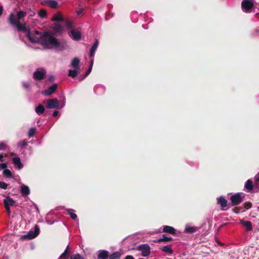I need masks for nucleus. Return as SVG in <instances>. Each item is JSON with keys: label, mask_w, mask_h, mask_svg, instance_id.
Listing matches in <instances>:
<instances>
[{"label": "nucleus", "mask_w": 259, "mask_h": 259, "mask_svg": "<svg viewBox=\"0 0 259 259\" xmlns=\"http://www.w3.org/2000/svg\"><path fill=\"white\" fill-rule=\"evenodd\" d=\"M50 33H42L40 38H37L34 35V33H26L27 37L33 43L40 44L44 48H55L60 50L63 49V44L58 39L50 35Z\"/></svg>", "instance_id": "obj_1"}, {"label": "nucleus", "mask_w": 259, "mask_h": 259, "mask_svg": "<svg viewBox=\"0 0 259 259\" xmlns=\"http://www.w3.org/2000/svg\"><path fill=\"white\" fill-rule=\"evenodd\" d=\"M51 20L58 22H64V24L66 29L70 30V32L71 33L81 32L82 30L80 27H76L71 20L68 19L64 20L63 16L59 13L55 14L51 19Z\"/></svg>", "instance_id": "obj_2"}, {"label": "nucleus", "mask_w": 259, "mask_h": 259, "mask_svg": "<svg viewBox=\"0 0 259 259\" xmlns=\"http://www.w3.org/2000/svg\"><path fill=\"white\" fill-rule=\"evenodd\" d=\"M39 233V228L38 225H35L34 231H30L27 234L22 235L21 239L23 240L32 239L36 237Z\"/></svg>", "instance_id": "obj_3"}, {"label": "nucleus", "mask_w": 259, "mask_h": 259, "mask_svg": "<svg viewBox=\"0 0 259 259\" xmlns=\"http://www.w3.org/2000/svg\"><path fill=\"white\" fill-rule=\"evenodd\" d=\"M137 250L141 251L143 256H147L150 254V247L148 244H143L137 247Z\"/></svg>", "instance_id": "obj_4"}, {"label": "nucleus", "mask_w": 259, "mask_h": 259, "mask_svg": "<svg viewBox=\"0 0 259 259\" xmlns=\"http://www.w3.org/2000/svg\"><path fill=\"white\" fill-rule=\"evenodd\" d=\"M46 107L49 109H59V102L57 98L48 100Z\"/></svg>", "instance_id": "obj_5"}, {"label": "nucleus", "mask_w": 259, "mask_h": 259, "mask_svg": "<svg viewBox=\"0 0 259 259\" xmlns=\"http://www.w3.org/2000/svg\"><path fill=\"white\" fill-rule=\"evenodd\" d=\"M230 200L231 201L232 205L235 206L239 205L242 202L243 198L240 193H236L230 197Z\"/></svg>", "instance_id": "obj_6"}, {"label": "nucleus", "mask_w": 259, "mask_h": 259, "mask_svg": "<svg viewBox=\"0 0 259 259\" xmlns=\"http://www.w3.org/2000/svg\"><path fill=\"white\" fill-rule=\"evenodd\" d=\"M241 7L245 11H249L253 7L252 0H243L241 3Z\"/></svg>", "instance_id": "obj_7"}, {"label": "nucleus", "mask_w": 259, "mask_h": 259, "mask_svg": "<svg viewBox=\"0 0 259 259\" xmlns=\"http://www.w3.org/2000/svg\"><path fill=\"white\" fill-rule=\"evenodd\" d=\"M5 207H10V206H17L16 202L10 196H7L3 200Z\"/></svg>", "instance_id": "obj_8"}, {"label": "nucleus", "mask_w": 259, "mask_h": 259, "mask_svg": "<svg viewBox=\"0 0 259 259\" xmlns=\"http://www.w3.org/2000/svg\"><path fill=\"white\" fill-rule=\"evenodd\" d=\"M46 71L44 69H38L33 73V77L36 80H40L44 78Z\"/></svg>", "instance_id": "obj_9"}, {"label": "nucleus", "mask_w": 259, "mask_h": 259, "mask_svg": "<svg viewBox=\"0 0 259 259\" xmlns=\"http://www.w3.org/2000/svg\"><path fill=\"white\" fill-rule=\"evenodd\" d=\"M57 89V84L55 83L48 88V89L42 91V94L45 96H49L55 93Z\"/></svg>", "instance_id": "obj_10"}, {"label": "nucleus", "mask_w": 259, "mask_h": 259, "mask_svg": "<svg viewBox=\"0 0 259 259\" xmlns=\"http://www.w3.org/2000/svg\"><path fill=\"white\" fill-rule=\"evenodd\" d=\"M14 166L18 169H21L23 167V165L19 157H15L12 159Z\"/></svg>", "instance_id": "obj_11"}, {"label": "nucleus", "mask_w": 259, "mask_h": 259, "mask_svg": "<svg viewBox=\"0 0 259 259\" xmlns=\"http://www.w3.org/2000/svg\"><path fill=\"white\" fill-rule=\"evenodd\" d=\"M162 232L167 233L172 235L176 234V230L172 227L169 226H164Z\"/></svg>", "instance_id": "obj_12"}, {"label": "nucleus", "mask_w": 259, "mask_h": 259, "mask_svg": "<svg viewBox=\"0 0 259 259\" xmlns=\"http://www.w3.org/2000/svg\"><path fill=\"white\" fill-rule=\"evenodd\" d=\"M217 202L218 204L220 205V206L223 208L226 207L228 205V201L223 196H221L217 198ZM223 209L224 210H227V209L224 208Z\"/></svg>", "instance_id": "obj_13"}, {"label": "nucleus", "mask_w": 259, "mask_h": 259, "mask_svg": "<svg viewBox=\"0 0 259 259\" xmlns=\"http://www.w3.org/2000/svg\"><path fill=\"white\" fill-rule=\"evenodd\" d=\"M109 256V253L105 250H101L99 251L97 259H107Z\"/></svg>", "instance_id": "obj_14"}, {"label": "nucleus", "mask_w": 259, "mask_h": 259, "mask_svg": "<svg viewBox=\"0 0 259 259\" xmlns=\"http://www.w3.org/2000/svg\"><path fill=\"white\" fill-rule=\"evenodd\" d=\"M173 240L171 237L167 236L166 235H163L162 237L154 241L155 243H160L161 242H169Z\"/></svg>", "instance_id": "obj_15"}, {"label": "nucleus", "mask_w": 259, "mask_h": 259, "mask_svg": "<svg viewBox=\"0 0 259 259\" xmlns=\"http://www.w3.org/2000/svg\"><path fill=\"white\" fill-rule=\"evenodd\" d=\"M19 21H20L18 19L17 17L15 14L12 13L10 15L9 18V22L11 25L15 26L16 25H17Z\"/></svg>", "instance_id": "obj_16"}, {"label": "nucleus", "mask_w": 259, "mask_h": 259, "mask_svg": "<svg viewBox=\"0 0 259 259\" xmlns=\"http://www.w3.org/2000/svg\"><path fill=\"white\" fill-rule=\"evenodd\" d=\"M241 224L245 227L247 231H251L252 230L251 223L250 221L240 220Z\"/></svg>", "instance_id": "obj_17"}, {"label": "nucleus", "mask_w": 259, "mask_h": 259, "mask_svg": "<svg viewBox=\"0 0 259 259\" xmlns=\"http://www.w3.org/2000/svg\"><path fill=\"white\" fill-rule=\"evenodd\" d=\"M15 27L17 28L18 31H23L25 32H30L29 30H26L25 23H20V21H19L17 25L15 26Z\"/></svg>", "instance_id": "obj_18"}, {"label": "nucleus", "mask_w": 259, "mask_h": 259, "mask_svg": "<svg viewBox=\"0 0 259 259\" xmlns=\"http://www.w3.org/2000/svg\"><path fill=\"white\" fill-rule=\"evenodd\" d=\"M159 249L162 251L167 253L169 254H172L174 252L171 248V245L164 246L159 248Z\"/></svg>", "instance_id": "obj_19"}, {"label": "nucleus", "mask_w": 259, "mask_h": 259, "mask_svg": "<svg viewBox=\"0 0 259 259\" xmlns=\"http://www.w3.org/2000/svg\"><path fill=\"white\" fill-rule=\"evenodd\" d=\"M198 230V228L194 226H186L184 232L186 233L192 234Z\"/></svg>", "instance_id": "obj_20"}, {"label": "nucleus", "mask_w": 259, "mask_h": 259, "mask_svg": "<svg viewBox=\"0 0 259 259\" xmlns=\"http://www.w3.org/2000/svg\"><path fill=\"white\" fill-rule=\"evenodd\" d=\"M20 192L22 195L27 196L30 194V191L29 188L27 186L23 185L21 187Z\"/></svg>", "instance_id": "obj_21"}, {"label": "nucleus", "mask_w": 259, "mask_h": 259, "mask_svg": "<svg viewBox=\"0 0 259 259\" xmlns=\"http://www.w3.org/2000/svg\"><path fill=\"white\" fill-rule=\"evenodd\" d=\"M245 188L247 189V192H251L253 188L252 181L251 180H248L245 184Z\"/></svg>", "instance_id": "obj_22"}, {"label": "nucleus", "mask_w": 259, "mask_h": 259, "mask_svg": "<svg viewBox=\"0 0 259 259\" xmlns=\"http://www.w3.org/2000/svg\"><path fill=\"white\" fill-rule=\"evenodd\" d=\"M121 253L119 251H115L109 255V259H120Z\"/></svg>", "instance_id": "obj_23"}, {"label": "nucleus", "mask_w": 259, "mask_h": 259, "mask_svg": "<svg viewBox=\"0 0 259 259\" xmlns=\"http://www.w3.org/2000/svg\"><path fill=\"white\" fill-rule=\"evenodd\" d=\"M79 68H78L77 69L69 70L68 71V75L72 78H74L79 73Z\"/></svg>", "instance_id": "obj_24"}, {"label": "nucleus", "mask_w": 259, "mask_h": 259, "mask_svg": "<svg viewBox=\"0 0 259 259\" xmlns=\"http://www.w3.org/2000/svg\"><path fill=\"white\" fill-rule=\"evenodd\" d=\"M60 259H68L69 258V246L68 245L65 251L60 255Z\"/></svg>", "instance_id": "obj_25"}, {"label": "nucleus", "mask_w": 259, "mask_h": 259, "mask_svg": "<svg viewBox=\"0 0 259 259\" xmlns=\"http://www.w3.org/2000/svg\"><path fill=\"white\" fill-rule=\"evenodd\" d=\"M35 112L38 115L42 114L45 111V108L41 104H39L38 106L35 108Z\"/></svg>", "instance_id": "obj_26"}, {"label": "nucleus", "mask_w": 259, "mask_h": 259, "mask_svg": "<svg viewBox=\"0 0 259 259\" xmlns=\"http://www.w3.org/2000/svg\"><path fill=\"white\" fill-rule=\"evenodd\" d=\"M93 61H94L93 59H92L91 61V65H90L88 70L87 71V72L84 74V76L81 78H80L79 79L80 81L82 80V79L85 78L86 77H87L89 75V74L91 73L92 69Z\"/></svg>", "instance_id": "obj_27"}, {"label": "nucleus", "mask_w": 259, "mask_h": 259, "mask_svg": "<svg viewBox=\"0 0 259 259\" xmlns=\"http://www.w3.org/2000/svg\"><path fill=\"white\" fill-rule=\"evenodd\" d=\"M3 175L8 178H12L13 177V175L12 172L8 169H5L3 171Z\"/></svg>", "instance_id": "obj_28"}, {"label": "nucleus", "mask_w": 259, "mask_h": 259, "mask_svg": "<svg viewBox=\"0 0 259 259\" xmlns=\"http://www.w3.org/2000/svg\"><path fill=\"white\" fill-rule=\"evenodd\" d=\"M51 8L56 9L58 6V3L55 0H50L49 1L48 6Z\"/></svg>", "instance_id": "obj_29"}, {"label": "nucleus", "mask_w": 259, "mask_h": 259, "mask_svg": "<svg viewBox=\"0 0 259 259\" xmlns=\"http://www.w3.org/2000/svg\"><path fill=\"white\" fill-rule=\"evenodd\" d=\"M79 62L80 60L78 58H74L71 61V66L76 68L78 66Z\"/></svg>", "instance_id": "obj_30"}, {"label": "nucleus", "mask_w": 259, "mask_h": 259, "mask_svg": "<svg viewBox=\"0 0 259 259\" xmlns=\"http://www.w3.org/2000/svg\"><path fill=\"white\" fill-rule=\"evenodd\" d=\"M53 28L54 30L56 31V32H60L64 30L63 26L59 24H56L54 26Z\"/></svg>", "instance_id": "obj_31"}, {"label": "nucleus", "mask_w": 259, "mask_h": 259, "mask_svg": "<svg viewBox=\"0 0 259 259\" xmlns=\"http://www.w3.org/2000/svg\"><path fill=\"white\" fill-rule=\"evenodd\" d=\"M67 211L72 219L75 220L77 219V216L76 214L74 212L75 211L74 210L72 209H69Z\"/></svg>", "instance_id": "obj_32"}, {"label": "nucleus", "mask_w": 259, "mask_h": 259, "mask_svg": "<svg viewBox=\"0 0 259 259\" xmlns=\"http://www.w3.org/2000/svg\"><path fill=\"white\" fill-rule=\"evenodd\" d=\"M26 14V13L25 12H24L23 11H20L18 12L16 17H17L18 19L20 21V20L23 18Z\"/></svg>", "instance_id": "obj_33"}, {"label": "nucleus", "mask_w": 259, "mask_h": 259, "mask_svg": "<svg viewBox=\"0 0 259 259\" xmlns=\"http://www.w3.org/2000/svg\"><path fill=\"white\" fill-rule=\"evenodd\" d=\"M70 259H84V257L79 253H76V254L72 255L70 257Z\"/></svg>", "instance_id": "obj_34"}, {"label": "nucleus", "mask_w": 259, "mask_h": 259, "mask_svg": "<svg viewBox=\"0 0 259 259\" xmlns=\"http://www.w3.org/2000/svg\"><path fill=\"white\" fill-rule=\"evenodd\" d=\"M38 15L41 18H45L47 16V12L45 9H41L38 12Z\"/></svg>", "instance_id": "obj_35"}, {"label": "nucleus", "mask_w": 259, "mask_h": 259, "mask_svg": "<svg viewBox=\"0 0 259 259\" xmlns=\"http://www.w3.org/2000/svg\"><path fill=\"white\" fill-rule=\"evenodd\" d=\"M81 33H71L73 39L76 40H78L81 38Z\"/></svg>", "instance_id": "obj_36"}, {"label": "nucleus", "mask_w": 259, "mask_h": 259, "mask_svg": "<svg viewBox=\"0 0 259 259\" xmlns=\"http://www.w3.org/2000/svg\"><path fill=\"white\" fill-rule=\"evenodd\" d=\"M36 132L35 128L31 127L29 129L28 132V136L29 137H31L34 136Z\"/></svg>", "instance_id": "obj_37"}, {"label": "nucleus", "mask_w": 259, "mask_h": 259, "mask_svg": "<svg viewBox=\"0 0 259 259\" xmlns=\"http://www.w3.org/2000/svg\"><path fill=\"white\" fill-rule=\"evenodd\" d=\"M243 206L245 209H248L252 207V203L250 202H245L243 203Z\"/></svg>", "instance_id": "obj_38"}, {"label": "nucleus", "mask_w": 259, "mask_h": 259, "mask_svg": "<svg viewBox=\"0 0 259 259\" xmlns=\"http://www.w3.org/2000/svg\"><path fill=\"white\" fill-rule=\"evenodd\" d=\"M96 50V49L92 47V48L90 50V58H93L94 57Z\"/></svg>", "instance_id": "obj_39"}, {"label": "nucleus", "mask_w": 259, "mask_h": 259, "mask_svg": "<svg viewBox=\"0 0 259 259\" xmlns=\"http://www.w3.org/2000/svg\"><path fill=\"white\" fill-rule=\"evenodd\" d=\"M7 148V145L4 142H0V150H5Z\"/></svg>", "instance_id": "obj_40"}, {"label": "nucleus", "mask_w": 259, "mask_h": 259, "mask_svg": "<svg viewBox=\"0 0 259 259\" xmlns=\"http://www.w3.org/2000/svg\"><path fill=\"white\" fill-rule=\"evenodd\" d=\"M8 186V184L5 182L0 181V188L6 190Z\"/></svg>", "instance_id": "obj_41"}, {"label": "nucleus", "mask_w": 259, "mask_h": 259, "mask_svg": "<svg viewBox=\"0 0 259 259\" xmlns=\"http://www.w3.org/2000/svg\"><path fill=\"white\" fill-rule=\"evenodd\" d=\"M259 182V174H257L254 177L255 186H257Z\"/></svg>", "instance_id": "obj_42"}, {"label": "nucleus", "mask_w": 259, "mask_h": 259, "mask_svg": "<svg viewBox=\"0 0 259 259\" xmlns=\"http://www.w3.org/2000/svg\"><path fill=\"white\" fill-rule=\"evenodd\" d=\"M242 209V207H235L233 209V211L235 213H239L240 211L241 210V209Z\"/></svg>", "instance_id": "obj_43"}, {"label": "nucleus", "mask_w": 259, "mask_h": 259, "mask_svg": "<svg viewBox=\"0 0 259 259\" xmlns=\"http://www.w3.org/2000/svg\"><path fill=\"white\" fill-rule=\"evenodd\" d=\"M8 167V164L7 163H0V169H7L6 168Z\"/></svg>", "instance_id": "obj_44"}, {"label": "nucleus", "mask_w": 259, "mask_h": 259, "mask_svg": "<svg viewBox=\"0 0 259 259\" xmlns=\"http://www.w3.org/2000/svg\"><path fill=\"white\" fill-rule=\"evenodd\" d=\"M27 145V142L25 141H21L19 142V146L23 147Z\"/></svg>", "instance_id": "obj_45"}, {"label": "nucleus", "mask_w": 259, "mask_h": 259, "mask_svg": "<svg viewBox=\"0 0 259 259\" xmlns=\"http://www.w3.org/2000/svg\"><path fill=\"white\" fill-rule=\"evenodd\" d=\"M8 155L7 154H0V162L4 161V158L7 157Z\"/></svg>", "instance_id": "obj_46"}, {"label": "nucleus", "mask_w": 259, "mask_h": 259, "mask_svg": "<svg viewBox=\"0 0 259 259\" xmlns=\"http://www.w3.org/2000/svg\"><path fill=\"white\" fill-rule=\"evenodd\" d=\"M98 45H99V41H98V39L96 38L94 44H93V45L92 46V47L97 49L98 47Z\"/></svg>", "instance_id": "obj_47"}, {"label": "nucleus", "mask_w": 259, "mask_h": 259, "mask_svg": "<svg viewBox=\"0 0 259 259\" xmlns=\"http://www.w3.org/2000/svg\"><path fill=\"white\" fill-rule=\"evenodd\" d=\"M124 259H135V258L132 255H127L125 256Z\"/></svg>", "instance_id": "obj_48"}, {"label": "nucleus", "mask_w": 259, "mask_h": 259, "mask_svg": "<svg viewBox=\"0 0 259 259\" xmlns=\"http://www.w3.org/2000/svg\"><path fill=\"white\" fill-rule=\"evenodd\" d=\"M29 83L28 82H24L23 83V87L25 89H27L29 87Z\"/></svg>", "instance_id": "obj_49"}, {"label": "nucleus", "mask_w": 259, "mask_h": 259, "mask_svg": "<svg viewBox=\"0 0 259 259\" xmlns=\"http://www.w3.org/2000/svg\"><path fill=\"white\" fill-rule=\"evenodd\" d=\"M49 1H41V4L43 5L48 6Z\"/></svg>", "instance_id": "obj_50"}, {"label": "nucleus", "mask_w": 259, "mask_h": 259, "mask_svg": "<svg viewBox=\"0 0 259 259\" xmlns=\"http://www.w3.org/2000/svg\"><path fill=\"white\" fill-rule=\"evenodd\" d=\"M6 210H7V212L8 214V215H10L11 214V209H10V207H5Z\"/></svg>", "instance_id": "obj_51"}, {"label": "nucleus", "mask_w": 259, "mask_h": 259, "mask_svg": "<svg viewBox=\"0 0 259 259\" xmlns=\"http://www.w3.org/2000/svg\"><path fill=\"white\" fill-rule=\"evenodd\" d=\"M58 113H59L58 111H54V112H53V116L54 117H56V116H58Z\"/></svg>", "instance_id": "obj_52"}, {"label": "nucleus", "mask_w": 259, "mask_h": 259, "mask_svg": "<svg viewBox=\"0 0 259 259\" xmlns=\"http://www.w3.org/2000/svg\"><path fill=\"white\" fill-rule=\"evenodd\" d=\"M54 79V76H51L49 77V80L50 81H53Z\"/></svg>", "instance_id": "obj_53"}, {"label": "nucleus", "mask_w": 259, "mask_h": 259, "mask_svg": "<svg viewBox=\"0 0 259 259\" xmlns=\"http://www.w3.org/2000/svg\"><path fill=\"white\" fill-rule=\"evenodd\" d=\"M3 7H0V16L2 15V13H3Z\"/></svg>", "instance_id": "obj_54"}, {"label": "nucleus", "mask_w": 259, "mask_h": 259, "mask_svg": "<svg viewBox=\"0 0 259 259\" xmlns=\"http://www.w3.org/2000/svg\"><path fill=\"white\" fill-rule=\"evenodd\" d=\"M10 155L13 156H15L16 154V153H14V152H11L10 154Z\"/></svg>", "instance_id": "obj_55"}, {"label": "nucleus", "mask_w": 259, "mask_h": 259, "mask_svg": "<svg viewBox=\"0 0 259 259\" xmlns=\"http://www.w3.org/2000/svg\"><path fill=\"white\" fill-rule=\"evenodd\" d=\"M33 32L37 33V32H39V31H38L37 30H35Z\"/></svg>", "instance_id": "obj_56"}, {"label": "nucleus", "mask_w": 259, "mask_h": 259, "mask_svg": "<svg viewBox=\"0 0 259 259\" xmlns=\"http://www.w3.org/2000/svg\"><path fill=\"white\" fill-rule=\"evenodd\" d=\"M44 32L47 33V32H49V31H44Z\"/></svg>", "instance_id": "obj_57"}, {"label": "nucleus", "mask_w": 259, "mask_h": 259, "mask_svg": "<svg viewBox=\"0 0 259 259\" xmlns=\"http://www.w3.org/2000/svg\"><path fill=\"white\" fill-rule=\"evenodd\" d=\"M36 34H41V33H36Z\"/></svg>", "instance_id": "obj_58"}]
</instances>
